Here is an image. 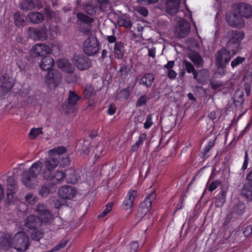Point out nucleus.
I'll return each instance as SVG.
<instances>
[{
	"label": "nucleus",
	"instance_id": "obj_60",
	"mask_svg": "<svg viewBox=\"0 0 252 252\" xmlns=\"http://www.w3.org/2000/svg\"><path fill=\"white\" fill-rule=\"evenodd\" d=\"M221 181L219 180H215L213 181L209 185L208 187V190L210 191H213L214 190L219 186L221 185Z\"/></svg>",
	"mask_w": 252,
	"mask_h": 252
},
{
	"label": "nucleus",
	"instance_id": "obj_14",
	"mask_svg": "<svg viewBox=\"0 0 252 252\" xmlns=\"http://www.w3.org/2000/svg\"><path fill=\"white\" fill-rule=\"evenodd\" d=\"M77 193V189L71 186H64L60 188L58 190L59 197L66 201L67 200H72Z\"/></svg>",
	"mask_w": 252,
	"mask_h": 252
},
{
	"label": "nucleus",
	"instance_id": "obj_21",
	"mask_svg": "<svg viewBox=\"0 0 252 252\" xmlns=\"http://www.w3.org/2000/svg\"><path fill=\"white\" fill-rule=\"evenodd\" d=\"M228 191V187L222 186L219 193L214 198L213 201L216 207H221L226 201V192Z\"/></svg>",
	"mask_w": 252,
	"mask_h": 252
},
{
	"label": "nucleus",
	"instance_id": "obj_6",
	"mask_svg": "<svg viewBox=\"0 0 252 252\" xmlns=\"http://www.w3.org/2000/svg\"><path fill=\"white\" fill-rule=\"evenodd\" d=\"M100 46V42L97 37L91 34L83 43V51L87 56H94L98 53Z\"/></svg>",
	"mask_w": 252,
	"mask_h": 252
},
{
	"label": "nucleus",
	"instance_id": "obj_40",
	"mask_svg": "<svg viewBox=\"0 0 252 252\" xmlns=\"http://www.w3.org/2000/svg\"><path fill=\"white\" fill-rule=\"evenodd\" d=\"M130 90L127 88H125L118 92L116 95V98L119 100H127L130 95Z\"/></svg>",
	"mask_w": 252,
	"mask_h": 252
},
{
	"label": "nucleus",
	"instance_id": "obj_24",
	"mask_svg": "<svg viewBox=\"0 0 252 252\" xmlns=\"http://www.w3.org/2000/svg\"><path fill=\"white\" fill-rule=\"evenodd\" d=\"M81 99V97L78 95L74 91H69L67 98L68 103L63 105L64 110H68L69 107L75 105L77 102Z\"/></svg>",
	"mask_w": 252,
	"mask_h": 252
},
{
	"label": "nucleus",
	"instance_id": "obj_48",
	"mask_svg": "<svg viewBox=\"0 0 252 252\" xmlns=\"http://www.w3.org/2000/svg\"><path fill=\"white\" fill-rule=\"evenodd\" d=\"M65 178V170H57L55 173H54L53 180H56V183L62 181Z\"/></svg>",
	"mask_w": 252,
	"mask_h": 252
},
{
	"label": "nucleus",
	"instance_id": "obj_30",
	"mask_svg": "<svg viewBox=\"0 0 252 252\" xmlns=\"http://www.w3.org/2000/svg\"><path fill=\"white\" fill-rule=\"evenodd\" d=\"M58 164L59 161L58 158L52 156L46 158L44 162L45 168L49 170H54Z\"/></svg>",
	"mask_w": 252,
	"mask_h": 252
},
{
	"label": "nucleus",
	"instance_id": "obj_52",
	"mask_svg": "<svg viewBox=\"0 0 252 252\" xmlns=\"http://www.w3.org/2000/svg\"><path fill=\"white\" fill-rule=\"evenodd\" d=\"M150 99L147 95L143 94L140 96L136 102L135 105L136 107H140L145 104L147 101Z\"/></svg>",
	"mask_w": 252,
	"mask_h": 252
},
{
	"label": "nucleus",
	"instance_id": "obj_47",
	"mask_svg": "<svg viewBox=\"0 0 252 252\" xmlns=\"http://www.w3.org/2000/svg\"><path fill=\"white\" fill-rule=\"evenodd\" d=\"M131 67V64H126V63L124 64H122L119 70L121 76H126L128 73L130 71Z\"/></svg>",
	"mask_w": 252,
	"mask_h": 252
},
{
	"label": "nucleus",
	"instance_id": "obj_42",
	"mask_svg": "<svg viewBox=\"0 0 252 252\" xmlns=\"http://www.w3.org/2000/svg\"><path fill=\"white\" fill-rule=\"evenodd\" d=\"M96 2L102 11H107L111 7V3L108 0H96Z\"/></svg>",
	"mask_w": 252,
	"mask_h": 252
},
{
	"label": "nucleus",
	"instance_id": "obj_61",
	"mask_svg": "<svg viewBox=\"0 0 252 252\" xmlns=\"http://www.w3.org/2000/svg\"><path fill=\"white\" fill-rule=\"evenodd\" d=\"M153 124L152 114H149L147 116L146 121L144 123V128H149Z\"/></svg>",
	"mask_w": 252,
	"mask_h": 252
},
{
	"label": "nucleus",
	"instance_id": "obj_18",
	"mask_svg": "<svg viewBox=\"0 0 252 252\" xmlns=\"http://www.w3.org/2000/svg\"><path fill=\"white\" fill-rule=\"evenodd\" d=\"M43 221L36 215H30L25 220V226L30 230H37L40 228Z\"/></svg>",
	"mask_w": 252,
	"mask_h": 252
},
{
	"label": "nucleus",
	"instance_id": "obj_22",
	"mask_svg": "<svg viewBox=\"0 0 252 252\" xmlns=\"http://www.w3.org/2000/svg\"><path fill=\"white\" fill-rule=\"evenodd\" d=\"M188 57L197 68H201L203 66L204 61L198 52L194 50H191L188 54Z\"/></svg>",
	"mask_w": 252,
	"mask_h": 252
},
{
	"label": "nucleus",
	"instance_id": "obj_28",
	"mask_svg": "<svg viewBox=\"0 0 252 252\" xmlns=\"http://www.w3.org/2000/svg\"><path fill=\"white\" fill-rule=\"evenodd\" d=\"M126 52L124 44L121 41H117L115 42L114 47V53L115 58L121 59L124 57Z\"/></svg>",
	"mask_w": 252,
	"mask_h": 252
},
{
	"label": "nucleus",
	"instance_id": "obj_2",
	"mask_svg": "<svg viewBox=\"0 0 252 252\" xmlns=\"http://www.w3.org/2000/svg\"><path fill=\"white\" fill-rule=\"evenodd\" d=\"M237 54H233V52L225 47H222L215 54V64L219 73L225 74L226 72V66L233 57Z\"/></svg>",
	"mask_w": 252,
	"mask_h": 252
},
{
	"label": "nucleus",
	"instance_id": "obj_26",
	"mask_svg": "<svg viewBox=\"0 0 252 252\" xmlns=\"http://www.w3.org/2000/svg\"><path fill=\"white\" fill-rule=\"evenodd\" d=\"M210 73L207 69L203 68L197 71V78L194 79L198 83L204 85L207 83Z\"/></svg>",
	"mask_w": 252,
	"mask_h": 252
},
{
	"label": "nucleus",
	"instance_id": "obj_49",
	"mask_svg": "<svg viewBox=\"0 0 252 252\" xmlns=\"http://www.w3.org/2000/svg\"><path fill=\"white\" fill-rule=\"evenodd\" d=\"M42 129V128L41 127L32 128L29 134V138L33 140L35 139L38 135L43 134V132Z\"/></svg>",
	"mask_w": 252,
	"mask_h": 252
},
{
	"label": "nucleus",
	"instance_id": "obj_46",
	"mask_svg": "<svg viewBox=\"0 0 252 252\" xmlns=\"http://www.w3.org/2000/svg\"><path fill=\"white\" fill-rule=\"evenodd\" d=\"M246 61V58L244 57L237 56L235 58H234L231 62V66L232 68H234L240 65Z\"/></svg>",
	"mask_w": 252,
	"mask_h": 252
},
{
	"label": "nucleus",
	"instance_id": "obj_50",
	"mask_svg": "<svg viewBox=\"0 0 252 252\" xmlns=\"http://www.w3.org/2000/svg\"><path fill=\"white\" fill-rule=\"evenodd\" d=\"M210 85L213 90H216L223 85V83L220 80H217L215 78L212 77L210 80Z\"/></svg>",
	"mask_w": 252,
	"mask_h": 252
},
{
	"label": "nucleus",
	"instance_id": "obj_35",
	"mask_svg": "<svg viewBox=\"0 0 252 252\" xmlns=\"http://www.w3.org/2000/svg\"><path fill=\"white\" fill-rule=\"evenodd\" d=\"M233 102L236 107L241 106L244 101V92L238 90L234 94Z\"/></svg>",
	"mask_w": 252,
	"mask_h": 252
},
{
	"label": "nucleus",
	"instance_id": "obj_45",
	"mask_svg": "<svg viewBox=\"0 0 252 252\" xmlns=\"http://www.w3.org/2000/svg\"><path fill=\"white\" fill-rule=\"evenodd\" d=\"M31 230L32 231V232L31 233V238L33 240L39 241L40 240V239L43 237L44 233L42 231L39 229V228L37 229V230Z\"/></svg>",
	"mask_w": 252,
	"mask_h": 252
},
{
	"label": "nucleus",
	"instance_id": "obj_54",
	"mask_svg": "<svg viewBox=\"0 0 252 252\" xmlns=\"http://www.w3.org/2000/svg\"><path fill=\"white\" fill-rule=\"evenodd\" d=\"M53 170H49L45 168L43 172V177L47 181H53L54 173Z\"/></svg>",
	"mask_w": 252,
	"mask_h": 252
},
{
	"label": "nucleus",
	"instance_id": "obj_38",
	"mask_svg": "<svg viewBox=\"0 0 252 252\" xmlns=\"http://www.w3.org/2000/svg\"><path fill=\"white\" fill-rule=\"evenodd\" d=\"M34 7V4L32 0H21L19 3L20 8L24 11L30 10Z\"/></svg>",
	"mask_w": 252,
	"mask_h": 252
},
{
	"label": "nucleus",
	"instance_id": "obj_9",
	"mask_svg": "<svg viewBox=\"0 0 252 252\" xmlns=\"http://www.w3.org/2000/svg\"><path fill=\"white\" fill-rule=\"evenodd\" d=\"M71 61L74 66L81 71L87 70L92 66L91 60L82 53L74 54Z\"/></svg>",
	"mask_w": 252,
	"mask_h": 252
},
{
	"label": "nucleus",
	"instance_id": "obj_51",
	"mask_svg": "<svg viewBox=\"0 0 252 252\" xmlns=\"http://www.w3.org/2000/svg\"><path fill=\"white\" fill-rule=\"evenodd\" d=\"M244 80H252V66H247L245 67V72L243 76Z\"/></svg>",
	"mask_w": 252,
	"mask_h": 252
},
{
	"label": "nucleus",
	"instance_id": "obj_7",
	"mask_svg": "<svg viewBox=\"0 0 252 252\" xmlns=\"http://www.w3.org/2000/svg\"><path fill=\"white\" fill-rule=\"evenodd\" d=\"M34 212L36 213V216L43 221L44 225H50L53 221L54 217L52 212L45 204L38 203L34 209Z\"/></svg>",
	"mask_w": 252,
	"mask_h": 252
},
{
	"label": "nucleus",
	"instance_id": "obj_34",
	"mask_svg": "<svg viewBox=\"0 0 252 252\" xmlns=\"http://www.w3.org/2000/svg\"><path fill=\"white\" fill-rule=\"evenodd\" d=\"M241 195L245 197L248 201L252 200V185L250 184H244L241 191Z\"/></svg>",
	"mask_w": 252,
	"mask_h": 252
},
{
	"label": "nucleus",
	"instance_id": "obj_29",
	"mask_svg": "<svg viewBox=\"0 0 252 252\" xmlns=\"http://www.w3.org/2000/svg\"><path fill=\"white\" fill-rule=\"evenodd\" d=\"M28 18L31 23L37 24L43 21L44 16L43 14L39 12L32 11L29 13Z\"/></svg>",
	"mask_w": 252,
	"mask_h": 252
},
{
	"label": "nucleus",
	"instance_id": "obj_10",
	"mask_svg": "<svg viewBox=\"0 0 252 252\" xmlns=\"http://www.w3.org/2000/svg\"><path fill=\"white\" fill-rule=\"evenodd\" d=\"M156 197L155 192H151L146 196L143 201L140 203L136 215V217L139 219V220L150 210L152 201L155 199Z\"/></svg>",
	"mask_w": 252,
	"mask_h": 252
},
{
	"label": "nucleus",
	"instance_id": "obj_3",
	"mask_svg": "<svg viewBox=\"0 0 252 252\" xmlns=\"http://www.w3.org/2000/svg\"><path fill=\"white\" fill-rule=\"evenodd\" d=\"M42 162L37 161L33 163L28 170L23 171L21 174V181L23 184L27 187H31L42 171Z\"/></svg>",
	"mask_w": 252,
	"mask_h": 252
},
{
	"label": "nucleus",
	"instance_id": "obj_20",
	"mask_svg": "<svg viewBox=\"0 0 252 252\" xmlns=\"http://www.w3.org/2000/svg\"><path fill=\"white\" fill-rule=\"evenodd\" d=\"M165 3L167 13L172 16L175 15L178 12L181 2L180 0H161Z\"/></svg>",
	"mask_w": 252,
	"mask_h": 252
},
{
	"label": "nucleus",
	"instance_id": "obj_11",
	"mask_svg": "<svg viewBox=\"0 0 252 252\" xmlns=\"http://www.w3.org/2000/svg\"><path fill=\"white\" fill-rule=\"evenodd\" d=\"M61 72L57 69H52L48 71L46 75V85L49 88H56L62 81Z\"/></svg>",
	"mask_w": 252,
	"mask_h": 252
},
{
	"label": "nucleus",
	"instance_id": "obj_13",
	"mask_svg": "<svg viewBox=\"0 0 252 252\" xmlns=\"http://www.w3.org/2000/svg\"><path fill=\"white\" fill-rule=\"evenodd\" d=\"M190 32V26L189 22L183 18L178 21L175 30V34L177 37L182 38L188 36Z\"/></svg>",
	"mask_w": 252,
	"mask_h": 252
},
{
	"label": "nucleus",
	"instance_id": "obj_19",
	"mask_svg": "<svg viewBox=\"0 0 252 252\" xmlns=\"http://www.w3.org/2000/svg\"><path fill=\"white\" fill-rule=\"evenodd\" d=\"M13 247V240L11 235L3 233L0 236V250L8 251Z\"/></svg>",
	"mask_w": 252,
	"mask_h": 252
},
{
	"label": "nucleus",
	"instance_id": "obj_63",
	"mask_svg": "<svg viewBox=\"0 0 252 252\" xmlns=\"http://www.w3.org/2000/svg\"><path fill=\"white\" fill-rule=\"evenodd\" d=\"M35 196L32 193H28L25 196L26 201L29 204H32L35 202Z\"/></svg>",
	"mask_w": 252,
	"mask_h": 252
},
{
	"label": "nucleus",
	"instance_id": "obj_59",
	"mask_svg": "<svg viewBox=\"0 0 252 252\" xmlns=\"http://www.w3.org/2000/svg\"><path fill=\"white\" fill-rule=\"evenodd\" d=\"M68 61L64 59H59L57 62V66L59 68L63 70L67 63H68Z\"/></svg>",
	"mask_w": 252,
	"mask_h": 252
},
{
	"label": "nucleus",
	"instance_id": "obj_43",
	"mask_svg": "<svg viewBox=\"0 0 252 252\" xmlns=\"http://www.w3.org/2000/svg\"><path fill=\"white\" fill-rule=\"evenodd\" d=\"M6 185L8 190H16L17 189V182L14 179L13 176H9L6 180Z\"/></svg>",
	"mask_w": 252,
	"mask_h": 252
},
{
	"label": "nucleus",
	"instance_id": "obj_64",
	"mask_svg": "<svg viewBox=\"0 0 252 252\" xmlns=\"http://www.w3.org/2000/svg\"><path fill=\"white\" fill-rule=\"evenodd\" d=\"M138 248V243L137 242H133L129 244V252H136Z\"/></svg>",
	"mask_w": 252,
	"mask_h": 252
},
{
	"label": "nucleus",
	"instance_id": "obj_31",
	"mask_svg": "<svg viewBox=\"0 0 252 252\" xmlns=\"http://www.w3.org/2000/svg\"><path fill=\"white\" fill-rule=\"evenodd\" d=\"M65 179L67 183L75 184L77 182V176L74 168L70 167L65 170Z\"/></svg>",
	"mask_w": 252,
	"mask_h": 252
},
{
	"label": "nucleus",
	"instance_id": "obj_5",
	"mask_svg": "<svg viewBox=\"0 0 252 252\" xmlns=\"http://www.w3.org/2000/svg\"><path fill=\"white\" fill-rule=\"evenodd\" d=\"M13 247L19 252H25L30 245V238L23 231L16 233L13 237Z\"/></svg>",
	"mask_w": 252,
	"mask_h": 252
},
{
	"label": "nucleus",
	"instance_id": "obj_1",
	"mask_svg": "<svg viewBox=\"0 0 252 252\" xmlns=\"http://www.w3.org/2000/svg\"><path fill=\"white\" fill-rule=\"evenodd\" d=\"M245 36V32L242 30H230L227 32V41L225 47L232 51L233 54L239 53L242 49V41Z\"/></svg>",
	"mask_w": 252,
	"mask_h": 252
},
{
	"label": "nucleus",
	"instance_id": "obj_56",
	"mask_svg": "<svg viewBox=\"0 0 252 252\" xmlns=\"http://www.w3.org/2000/svg\"><path fill=\"white\" fill-rule=\"evenodd\" d=\"M16 190H6V203L8 204H11L13 202V194L15 193Z\"/></svg>",
	"mask_w": 252,
	"mask_h": 252
},
{
	"label": "nucleus",
	"instance_id": "obj_57",
	"mask_svg": "<svg viewBox=\"0 0 252 252\" xmlns=\"http://www.w3.org/2000/svg\"><path fill=\"white\" fill-rule=\"evenodd\" d=\"M75 70V66L73 65V64L70 63L69 62L67 63L66 65L65 66L63 71L67 73L72 74Z\"/></svg>",
	"mask_w": 252,
	"mask_h": 252
},
{
	"label": "nucleus",
	"instance_id": "obj_25",
	"mask_svg": "<svg viewBox=\"0 0 252 252\" xmlns=\"http://www.w3.org/2000/svg\"><path fill=\"white\" fill-rule=\"evenodd\" d=\"M1 85L0 86L5 89V91L9 92L11 90L14 85L13 79L8 74H4L0 78Z\"/></svg>",
	"mask_w": 252,
	"mask_h": 252
},
{
	"label": "nucleus",
	"instance_id": "obj_23",
	"mask_svg": "<svg viewBox=\"0 0 252 252\" xmlns=\"http://www.w3.org/2000/svg\"><path fill=\"white\" fill-rule=\"evenodd\" d=\"M54 64V61L50 56H45L41 58L39 63L40 68L44 71H49L52 69Z\"/></svg>",
	"mask_w": 252,
	"mask_h": 252
},
{
	"label": "nucleus",
	"instance_id": "obj_41",
	"mask_svg": "<svg viewBox=\"0 0 252 252\" xmlns=\"http://www.w3.org/2000/svg\"><path fill=\"white\" fill-rule=\"evenodd\" d=\"M118 23L120 26L124 27L126 29L130 28L132 26V23L128 17L119 18Z\"/></svg>",
	"mask_w": 252,
	"mask_h": 252
},
{
	"label": "nucleus",
	"instance_id": "obj_12",
	"mask_svg": "<svg viewBox=\"0 0 252 252\" xmlns=\"http://www.w3.org/2000/svg\"><path fill=\"white\" fill-rule=\"evenodd\" d=\"M29 37L34 41L46 40L48 38V31L46 26L40 28H29L28 29Z\"/></svg>",
	"mask_w": 252,
	"mask_h": 252
},
{
	"label": "nucleus",
	"instance_id": "obj_36",
	"mask_svg": "<svg viewBox=\"0 0 252 252\" xmlns=\"http://www.w3.org/2000/svg\"><path fill=\"white\" fill-rule=\"evenodd\" d=\"M246 206L245 204L241 201H238L235 205L232 208L230 212L233 214H236L240 215H242L245 210Z\"/></svg>",
	"mask_w": 252,
	"mask_h": 252
},
{
	"label": "nucleus",
	"instance_id": "obj_44",
	"mask_svg": "<svg viewBox=\"0 0 252 252\" xmlns=\"http://www.w3.org/2000/svg\"><path fill=\"white\" fill-rule=\"evenodd\" d=\"M59 168H65L69 166L70 164V159L69 156H66L65 157H59L58 158Z\"/></svg>",
	"mask_w": 252,
	"mask_h": 252
},
{
	"label": "nucleus",
	"instance_id": "obj_15",
	"mask_svg": "<svg viewBox=\"0 0 252 252\" xmlns=\"http://www.w3.org/2000/svg\"><path fill=\"white\" fill-rule=\"evenodd\" d=\"M235 5V10L242 18L250 19L252 18V5L244 2H241L236 3Z\"/></svg>",
	"mask_w": 252,
	"mask_h": 252
},
{
	"label": "nucleus",
	"instance_id": "obj_37",
	"mask_svg": "<svg viewBox=\"0 0 252 252\" xmlns=\"http://www.w3.org/2000/svg\"><path fill=\"white\" fill-rule=\"evenodd\" d=\"M66 148L64 146H59L51 149L49 151V154L52 157H57L58 158L59 157H62V155L66 152Z\"/></svg>",
	"mask_w": 252,
	"mask_h": 252
},
{
	"label": "nucleus",
	"instance_id": "obj_32",
	"mask_svg": "<svg viewBox=\"0 0 252 252\" xmlns=\"http://www.w3.org/2000/svg\"><path fill=\"white\" fill-rule=\"evenodd\" d=\"M155 80V77L153 73H146L139 81L140 85H145L147 88H150L152 86L153 83Z\"/></svg>",
	"mask_w": 252,
	"mask_h": 252
},
{
	"label": "nucleus",
	"instance_id": "obj_55",
	"mask_svg": "<svg viewBox=\"0 0 252 252\" xmlns=\"http://www.w3.org/2000/svg\"><path fill=\"white\" fill-rule=\"evenodd\" d=\"M113 206V202H109L107 203L106 205L105 209L100 214H99L98 216V218H102L104 217L108 213H109L111 211Z\"/></svg>",
	"mask_w": 252,
	"mask_h": 252
},
{
	"label": "nucleus",
	"instance_id": "obj_8",
	"mask_svg": "<svg viewBox=\"0 0 252 252\" xmlns=\"http://www.w3.org/2000/svg\"><path fill=\"white\" fill-rule=\"evenodd\" d=\"M225 20L229 27L236 29L241 30L246 25L244 18L237 13V11H227L225 14Z\"/></svg>",
	"mask_w": 252,
	"mask_h": 252
},
{
	"label": "nucleus",
	"instance_id": "obj_33",
	"mask_svg": "<svg viewBox=\"0 0 252 252\" xmlns=\"http://www.w3.org/2000/svg\"><path fill=\"white\" fill-rule=\"evenodd\" d=\"M183 68L189 73H192L193 75V78L196 79L197 75V71L195 70L194 65L186 59H184L182 61Z\"/></svg>",
	"mask_w": 252,
	"mask_h": 252
},
{
	"label": "nucleus",
	"instance_id": "obj_4",
	"mask_svg": "<svg viewBox=\"0 0 252 252\" xmlns=\"http://www.w3.org/2000/svg\"><path fill=\"white\" fill-rule=\"evenodd\" d=\"M77 24L78 25V30L85 35H89L92 33L91 28L94 19L89 17L82 12H77Z\"/></svg>",
	"mask_w": 252,
	"mask_h": 252
},
{
	"label": "nucleus",
	"instance_id": "obj_62",
	"mask_svg": "<svg viewBox=\"0 0 252 252\" xmlns=\"http://www.w3.org/2000/svg\"><path fill=\"white\" fill-rule=\"evenodd\" d=\"M85 11L89 15H93L95 13V10L94 6L91 4L86 5Z\"/></svg>",
	"mask_w": 252,
	"mask_h": 252
},
{
	"label": "nucleus",
	"instance_id": "obj_17",
	"mask_svg": "<svg viewBox=\"0 0 252 252\" xmlns=\"http://www.w3.org/2000/svg\"><path fill=\"white\" fill-rule=\"evenodd\" d=\"M56 183L54 181H46L38 188L39 194L42 197H46L56 190Z\"/></svg>",
	"mask_w": 252,
	"mask_h": 252
},
{
	"label": "nucleus",
	"instance_id": "obj_58",
	"mask_svg": "<svg viewBox=\"0 0 252 252\" xmlns=\"http://www.w3.org/2000/svg\"><path fill=\"white\" fill-rule=\"evenodd\" d=\"M62 206H68L69 204H68L67 201L64 200L63 199H57L54 202V206L56 209H59Z\"/></svg>",
	"mask_w": 252,
	"mask_h": 252
},
{
	"label": "nucleus",
	"instance_id": "obj_39",
	"mask_svg": "<svg viewBox=\"0 0 252 252\" xmlns=\"http://www.w3.org/2000/svg\"><path fill=\"white\" fill-rule=\"evenodd\" d=\"M13 19L14 23L16 27H23L26 24V21L23 16H22L20 12H16L13 15Z\"/></svg>",
	"mask_w": 252,
	"mask_h": 252
},
{
	"label": "nucleus",
	"instance_id": "obj_27",
	"mask_svg": "<svg viewBox=\"0 0 252 252\" xmlns=\"http://www.w3.org/2000/svg\"><path fill=\"white\" fill-rule=\"evenodd\" d=\"M137 195V192L136 190L130 189L128 191V194L124 201L123 205L125 207V209H130L133 205V200L135 197Z\"/></svg>",
	"mask_w": 252,
	"mask_h": 252
},
{
	"label": "nucleus",
	"instance_id": "obj_53",
	"mask_svg": "<svg viewBox=\"0 0 252 252\" xmlns=\"http://www.w3.org/2000/svg\"><path fill=\"white\" fill-rule=\"evenodd\" d=\"M94 94V89L91 85L86 86L84 91V97L89 98Z\"/></svg>",
	"mask_w": 252,
	"mask_h": 252
},
{
	"label": "nucleus",
	"instance_id": "obj_16",
	"mask_svg": "<svg viewBox=\"0 0 252 252\" xmlns=\"http://www.w3.org/2000/svg\"><path fill=\"white\" fill-rule=\"evenodd\" d=\"M51 49L48 46L39 43L33 46L30 51V54L32 57H44L50 54Z\"/></svg>",
	"mask_w": 252,
	"mask_h": 252
}]
</instances>
